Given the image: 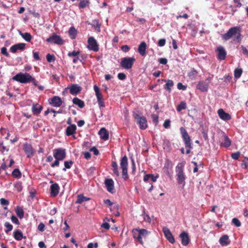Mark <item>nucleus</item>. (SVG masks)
I'll return each mask as SVG.
<instances>
[{"label":"nucleus","instance_id":"42","mask_svg":"<svg viewBox=\"0 0 248 248\" xmlns=\"http://www.w3.org/2000/svg\"><path fill=\"white\" fill-rule=\"evenodd\" d=\"M12 175L15 178H19L21 177V173L18 169H15L12 172Z\"/></svg>","mask_w":248,"mask_h":248},{"label":"nucleus","instance_id":"49","mask_svg":"<svg viewBox=\"0 0 248 248\" xmlns=\"http://www.w3.org/2000/svg\"><path fill=\"white\" fill-rule=\"evenodd\" d=\"M97 103L98 104V106L100 108H104L105 107V103H104V100L103 98L98 99Z\"/></svg>","mask_w":248,"mask_h":248},{"label":"nucleus","instance_id":"18","mask_svg":"<svg viewBox=\"0 0 248 248\" xmlns=\"http://www.w3.org/2000/svg\"><path fill=\"white\" fill-rule=\"evenodd\" d=\"M219 118L224 121H228L231 119V115L226 112L222 108H220L217 111Z\"/></svg>","mask_w":248,"mask_h":248},{"label":"nucleus","instance_id":"50","mask_svg":"<svg viewBox=\"0 0 248 248\" xmlns=\"http://www.w3.org/2000/svg\"><path fill=\"white\" fill-rule=\"evenodd\" d=\"M1 53L7 57L10 56L9 53L7 51V48L5 47H2L1 48Z\"/></svg>","mask_w":248,"mask_h":248},{"label":"nucleus","instance_id":"54","mask_svg":"<svg viewBox=\"0 0 248 248\" xmlns=\"http://www.w3.org/2000/svg\"><path fill=\"white\" fill-rule=\"evenodd\" d=\"M170 119H167L165 121L164 123L163 124V126L165 128H169L170 127Z\"/></svg>","mask_w":248,"mask_h":248},{"label":"nucleus","instance_id":"2","mask_svg":"<svg viewBox=\"0 0 248 248\" xmlns=\"http://www.w3.org/2000/svg\"><path fill=\"white\" fill-rule=\"evenodd\" d=\"M12 79L21 83L32 82L34 86H37V81L28 73H19L14 76Z\"/></svg>","mask_w":248,"mask_h":248},{"label":"nucleus","instance_id":"30","mask_svg":"<svg viewBox=\"0 0 248 248\" xmlns=\"http://www.w3.org/2000/svg\"><path fill=\"white\" fill-rule=\"evenodd\" d=\"M73 103L74 104L78 106L80 108H83L85 106V103L84 101L78 97H75L73 98Z\"/></svg>","mask_w":248,"mask_h":248},{"label":"nucleus","instance_id":"9","mask_svg":"<svg viewBox=\"0 0 248 248\" xmlns=\"http://www.w3.org/2000/svg\"><path fill=\"white\" fill-rule=\"evenodd\" d=\"M46 42L48 43H53L55 44L62 45L63 44V40L60 35L53 33L51 36L46 39Z\"/></svg>","mask_w":248,"mask_h":248},{"label":"nucleus","instance_id":"43","mask_svg":"<svg viewBox=\"0 0 248 248\" xmlns=\"http://www.w3.org/2000/svg\"><path fill=\"white\" fill-rule=\"evenodd\" d=\"M74 162L72 160L65 161L64 163V168L62 169L63 170L66 171V169H70Z\"/></svg>","mask_w":248,"mask_h":248},{"label":"nucleus","instance_id":"51","mask_svg":"<svg viewBox=\"0 0 248 248\" xmlns=\"http://www.w3.org/2000/svg\"><path fill=\"white\" fill-rule=\"evenodd\" d=\"M80 52L79 51H73L72 52H69L68 53V56L69 57H76V56H77L79 54Z\"/></svg>","mask_w":248,"mask_h":248},{"label":"nucleus","instance_id":"24","mask_svg":"<svg viewBox=\"0 0 248 248\" xmlns=\"http://www.w3.org/2000/svg\"><path fill=\"white\" fill-rule=\"evenodd\" d=\"M147 45L145 42H142L139 46L138 52L140 55L144 56L146 55Z\"/></svg>","mask_w":248,"mask_h":248},{"label":"nucleus","instance_id":"60","mask_svg":"<svg viewBox=\"0 0 248 248\" xmlns=\"http://www.w3.org/2000/svg\"><path fill=\"white\" fill-rule=\"evenodd\" d=\"M60 161L61 160L59 159H55V161L51 164V167L52 168H54L55 167L59 166L60 164Z\"/></svg>","mask_w":248,"mask_h":248},{"label":"nucleus","instance_id":"47","mask_svg":"<svg viewBox=\"0 0 248 248\" xmlns=\"http://www.w3.org/2000/svg\"><path fill=\"white\" fill-rule=\"evenodd\" d=\"M46 59L48 62H51L55 61V57L54 55H51L50 54H47L46 56Z\"/></svg>","mask_w":248,"mask_h":248},{"label":"nucleus","instance_id":"64","mask_svg":"<svg viewBox=\"0 0 248 248\" xmlns=\"http://www.w3.org/2000/svg\"><path fill=\"white\" fill-rule=\"evenodd\" d=\"M45 228V226L43 223H40L38 226V229L42 232L44 231Z\"/></svg>","mask_w":248,"mask_h":248},{"label":"nucleus","instance_id":"23","mask_svg":"<svg viewBox=\"0 0 248 248\" xmlns=\"http://www.w3.org/2000/svg\"><path fill=\"white\" fill-rule=\"evenodd\" d=\"M180 237L181 239V243L184 246H187L189 242V239L188 234L186 232H182L180 235Z\"/></svg>","mask_w":248,"mask_h":248},{"label":"nucleus","instance_id":"22","mask_svg":"<svg viewBox=\"0 0 248 248\" xmlns=\"http://www.w3.org/2000/svg\"><path fill=\"white\" fill-rule=\"evenodd\" d=\"M77 130V126L75 124H73L68 126L66 129V135L67 136H70L76 133Z\"/></svg>","mask_w":248,"mask_h":248},{"label":"nucleus","instance_id":"62","mask_svg":"<svg viewBox=\"0 0 248 248\" xmlns=\"http://www.w3.org/2000/svg\"><path fill=\"white\" fill-rule=\"evenodd\" d=\"M118 78L120 80H124L126 78V76L123 73H120L118 75Z\"/></svg>","mask_w":248,"mask_h":248},{"label":"nucleus","instance_id":"12","mask_svg":"<svg viewBox=\"0 0 248 248\" xmlns=\"http://www.w3.org/2000/svg\"><path fill=\"white\" fill-rule=\"evenodd\" d=\"M62 99L58 96H54L49 100V104L53 107H60L62 104Z\"/></svg>","mask_w":248,"mask_h":248},{"label":"nucleus","instance_id":"56","mask_svg":"<svg viewBox=\"0 0 248 248\" xmlns=\"http://www.w3.org/2000/svg\"><path fill=\"white\" fill-rule=\"evenodd\" d=\"M177 88L179 90H182L183 91H185L186 89V87L185 85H184L182 83L179 82L177 84Z\"/></svg>","mask_w":248,"mask_h":248},{"label":"nucleus","instance_id":"58","mask_svg":"<svg viewBox=\"0 0 248 248\" xmlns=\"http://www.w3.org/2000/svg\"><path fill=\"white\" fill-rule=\"evenodd\" d=\"M166 44V40L165 39H159L158 42V46H163Z\"/></svg>","mask_w":248,"mask_h":248},{"label":"nucleus","instance_id":"34","mask_svg":"<svg viewBox=\"0 0 248 248\" xmlns=\"http://www.w3.org/2000/svg\"><path fill=\"white\" fill-rule=\"evenodd\" d=\"M19 33L22 36V37L27 42H30L31 40L32 36L30 33H23L21 31H19Z\"/></svg>","mask_w":248,"mask_h":248},{"label":"nucleus","instance_id":"41","mask_svg":"<svg viewBox=\"0 0 248 248\" xmlns=\"http://www.w3.org/2000/svg\"><path fill=\"white\" fill-rule=\"evenodd\" d=\"M243 71L241 68H237L235 69L234 71V76L235 78H239L242 74Z\"/></svg>","mask_w":248,"mask_h":248},{"label":"nucleus","instance_id":"29","mask_svg":"<svg viewBox=\"0 0 248 248\" xmlns=\"http://www.w3.org/2000/svg\"><path fill=\"white\" fill-rule=\"evenodd\" d=\"M43 109V107L38 104H33L32 107V111L34 115H38Z\"/></svg>","mask_w":248,"mask_h":248},{"label":"nucleus","instance_id":"19","mask_svg":"<svg viewBox=\"0 0 248 248\" xmlns=\"http://www.w3.org/2000/svg\"><path fill=\"white\" fill-rule=\"evenodd\" d=\"M162 81L166 82V84L164 85V88L169 93H170L171 91V88L174 86L173 81L170 79H162Z\"/></svg>","mask_w":248,"mask_h":248},{"label":"nucleus","instance_id":"3","mask_svg":"<svg viewBox=\"0 0 248 248\" xmlns=\"http://www.w3.org/2000/svg\"><path fill=\"white\" fill-rule=\"evenodd\" d=\"M184 163H179L175 167L176 176L177 183L183 187L185 185V180L186 176L184 172Z\"/></svg>","mask_w":248,"mask_h":248},{"label":"nucleus","instance_id":"53","mask_svg":"<svg viewBox=\"0 0 248 248\" xmlns=\"http://www.w3.org/2000/svg\"><path fill=\"white\" fill-rule=\"evenodd\" d=\"M232 222L236 226L240 227L241 225L240 221L236 218H233Z\"/></svg>","mask_w":248,"mask_h":248},{"label":"nucleus","instance_id":"37","mask_svg":"<svg viewBox=\"0 0 248 248\" xmlns=\"http://www.w3.org/2000/svg\"><path fill=\"white\" fill-rule=\"evenodd\" d=\"M90 3L89 0H80L78 7L80 9H83L87 6H89Z\"/></svg>","mask_w":248,"mask_h":248},{"label":"nucleus","instance_id":"13","mask_svg":"<svg viewBox=\"0 0 248 248\" xmlns=\"http://www.w3.org/2000/svg\"><path fill=\"white\" fill-rule=\"evenodd\" d=\"M172 167H173L172 163L169 160H166L165 162L164 167L163 169H164V172L169 177H171Z\"/></svg>","mask_w":248,"mask_h":248},{"label":"nucleus","instance_id":"46","mask_svg":"<svg viewBox=\"0 0 248 248\" xmlns=\"http://www.w3.org/2000/svg\"><path fill=\"white\" fill-rule=\"evenodd\" d=\"M142 216L143 219L145 221L148 222V223L151 222V221H152L151 218L150 217V216L148 215H147L145 213L144 210H143V211Z\"/></svg>","mask_w":248,"mask_h":248},{"label":"nucleus","instance_id":"39","mask_svg":"<svg viewBox=\"0 0 248 248\" xmlns=\"http://www.w3.org/2000/svg\"><path fill=\"white\" fill-rule=\"evenodd\" d=\"M140 234L141 239L145 238L149 234H150V232L148 231L146 229H140Z\"/></svg>","mask_w":248,"mask_h":248},{"label":"nucleus","instance_id":"20","mask_svg":"<svg viewBox=\"0 0 248 248\" xmlns=\"http://www.w3.org/2000/svg\"><path fill=\"white\" fill-rule=\"evenodd\" d=\"M140 231V228L134 229L132 231V233L134 238L136 239L140 244L143 245V242L142 239H141Z\"/></svg>","mask_w":248,"mask_h":248},{"label":"nucleus","instance_id":"25","mask_svg":"<svg viewBox=\"0 0 248 248\" xmlns=\"http://www.w3.org/2000/svg\"><path fill=\"white\" fill-rule=\"evenodd\" d=\"M208 83L205 81H201L198 84V89L202 92H206L208 90Z\"/></svg>","mask_w":248,"mask_h":248},{"label":"nucleus","instance_id":"55","mask_svg":"<svg viewBox=\"0 0 248 248\" xmlns=\"http://www.w3.org/2000/svg\"><path fill=\"white\" fill-rule=\"evenodd\" d=\"M240 152H237L236 153H232L231 155V157L233 159L237 160L239 158V155H240Z\"/></svg>","mask_w":248,"mask_h":248},{"label":"nucleus","instance_id":"16","mask_svg":"<svg viewBox=\"0 0 248 248\" xmlns=\"http://www.w3.org/2000/svg\"><path fill=\"white\" fill-rule=\"evenodd\" d=\"M180 130L185 144L189 143H191V140L190 139V137L188 134L186 129L183 127H181L180 129Z\"/></svg>","mask_w":248,"mask_h":248},{"label":"nucleus","instance_id":"17","mask_svg":"<svg viewBox=\"0 0 248 248\" xmlns=\"http://www.w3.org/2000/svg\"><path fill=\"white\" fill-rule=\"evenodd\" d=\"M26 44L25 43H18L13 45L11 46L10 50L12 53H15L17 50H19L22 51L25 48Z\"/></svg>","mask_w":248,"mask_h":248},{"label":"nucleus","instance_id":"52","mask_svg":"<svg viewBox=\"0 0 248 248\" xmlns=\"http://www.w3.org/2000/svg\"><path fill=\"white\" fill-rule=\"evenodd\" d=\"M151 117L153 123L156 124L158 122V116L156 114H153L151 115Z\"/></svg>","mask_w":248,"mask_h":248},{"label":"nucleus","instance_id":"15","mask_svg":"<svg viewBox=\"0 0 248 248\" xmlns=\"http://www.w3.org/2000/svg\"><path fill=\"white\" fill-rule=\"evenodd\" d=\"M217 52V58L219 60H224L225 59L227 55V52L225 48L221 46H218L216 50Z\"/></svg>","mask_w":248,"mask_h":248},{"label":"nucleus","instance_id":"1","mask_svg":"<svg viewBox=\"0 0 248 248\" xmlns=\"http://www.w3.org/2000/svg\"><path fill=\"white\" fill-rule=\"evenodd\" d=\"M241 29L240 27L236 26L231 28L226 33L221 35L222 39L227 41L233 38L234 41L240 43L242 40Z\"/></svg>","mask_w":248,"mask_h":248},{"label":"nucleus","instance_id":"27","mask_svg":"<svg viewBox=\"0 0 248 248\" xmlns=\"http://www.w3.org/2000/svg\"><path fill=\"white\" fill-rule=\"evenodd\" d=\"M51 195L56 196L59 192V186L58 184L55 183L52 184L50 186Z\"/></svg>","mask_w":248,"mask_h":248},{"label":"nucleus","instance_id":"32","mask_svg":"<svg viewBox=\"0 0 248 248\" xmlns=\"http://www.w3.org/2000/svg\"><path fill=\"white\" fill-rule=\"evenodd\" d=\"M223 137L224 138V142L223 143H221L220 145H221V146H223L226 148H228L231 145V143H232L231 140H230L229 137L226 135H224L223 136Z\"/></svg>","mask_w":248,"mask_h":248},{"label":"nucleus","instance_id":"33","mask_svg":"<svg viewBox=\"0 0 248 248\" xmlns=\"http://www.w3.org/2000/svg\"><path fill=\"white\" fill-rule=\"evenodd\" d=\"M16 213L17 217L19 218H22L24 217V212L23 211V208L20 206H17L16 208Z\"/></svg>","mask_w":248,"mask_h":248},{"label":"nucleus","instance_id":"61","mask_svg":"<svg viewBox=\"0 0 248 248\" xmlns=\"http://www.w3.org/2000/svg\"><path fill=\"white\" fill-rule=\"evenodd\" d=\"M33 56L34 59L37 61H39L40 60L39 53L38 52H33Z\"/></svg>","mask_w":248,"mask_h":248},{"label":"nucleus","instance_id":"31","mask_svg":"<svg viewBox=\"0 0 248 248\" xmlns=\"http://www.w3.org/2000/svg\"><path fill=\"white\" fill-rule=\"evenodd\" d=\"M78 31L74 27H71L70 28L68 31V34L69 37L72 39H74L76 38L77 35Z\"/></svg>","mask_w":248,"mask_h":248},{"label":"nucleus","instance_id":"14","mask_svg":"<svg viewBox=\"0 0 248 248\" xmlns=\"http://www.w3.org/2000/svg\"><path fill=\"white\" fill-rule=\"evenodd\" d=\"M23 150L27 157L30 158L34 155L33 149L30 144L25 143L23 145Z\"/></svg>","mask_w":248,"mask_h":248},{"label":"nucleus","instance_id":"38","mask_svg":"<svg viewBox=\"0 0 248 248\" xmlns=\"http://www.w3.org/2000/svg\"><path fill=\"white\" fill-rule=\"evenodd\" d=\"M14 237L18 241L22 240L23 237L22 232L19 230H16L14 232Z\"/></svg>","mask_w":248,"mask_h":248},{"label":"nucleus","instance_id":"48","mask_svg":"<svg viewBox=\"0 0 248 248\" xmlns=\"http://www.w3.org/2000/svg\"><path fill=\"white\" fill-rule=\"evenodd\" d=\"M5 227L7 228V230H5V232L7 233L11 231L13 229V226L10 224L9 222H5L4 224Z\"/></svg>","mask_w":248,"mask_h":248},{"label":"nucleus","instance_id":"59","mask_svg":"<svg viewBox=\"0 0 248 248\" xmlns=\"http://www.w3.org/2000/svg\"><path fill=\"white\" fill-rule=\"evenodd\" d=\"M11 218L13 223H15L17 225H18L19 224V222L16 216H12Z\"/></svg>","mask_w":248,"mask_h":248},{"label":"nucleus","instance_id":"11","mask_svg":"<svg viewBox=\"0 0 248 248\" xmlns=\"http://www.w3.org/2000/svg\"><path fill=\"white\" fill-rule=\"evenodd\" d=\"M106 187L107 190L111 193L115 192V189L114 186V182L112 179H106L104 182Z\"/></svg>","mask_w":248,"mask_h":248},{"label":"nucleus","instance_id":"4","mask_svg":"<svg viewBox=\"0 0 248 248\" xmlns=\"http://www.w3.org/2000/svg\"><path fill=\"white\" fill-rule=\"evenodd\" d=\"M120 166L122 170L123 178L126 180L128 179V176L127 174L128 159L126 155L121 158Z\"/></svg>","mask_w":248,"mask_h":248},{"label":"nucleus","instance_id":"35","mask_svg":"<svg viewBox=\"0 0 248 248\" xmlns=\"http://www.w3.org/2000/svg\"><path fill=\"white\" fill-rule=\"evenodd\" d=\"M112 170L113 172V174L116 176H119L120 175L117 164L116 162L113 161L111 164Z\"/></svg>","mask_w":248,"mask_h":248},{"label":"nucleus","instance_id":"63","mask_svg":"<svg viewBox=\"0 0 248 248\" xmlns=\"http://www.w3.org/2000/svg\"><path fill=\"white\" fill-rule=\"evenodd\" d=\"M241 48L242 49L243 54L246 56H248V50L247 49V48L244 46H241Z\"/></svg>","mask_w":248,"mask_h":248},{"label":"nucleus","instance_id":"28","mask_svg":"<svg viewBox=\"0 0 248 248\" xmlns=\"http://www.w3.org/2000/svg\"><path fill=\"white\" fill-rule=\"evenodd\" d=\"M219 242L220 244L222 246L229 245L230 243V241L229 239V236L227 235H223L220 238Z\"/></svg>","mask_w":248,"mask_h":248},{"label":"nucleus","instance_id":"8","mask_svg":"<svg viewBox=\"0 0 248 248\" xmlns=\"http://www.w3.org/2000/svg\"><path fill=\"white\" fill-rule=\"evenodd\" d=\"M88 44L87 48L89 49L94 52L98 51L99 45L93 37L91 36L88 38Z\"/></svg>","mask_w":248,"mask_h":248},{"label":"nucleus","instance_id":"44","mask_svg":"<svg viewBox=\"0 0 248 248\" xmlns=\"http://www.w3.org/2000/svg\"><path fill=\"white\" fill-rule=\"evenodd\" d=\"M94 27L95 29L98 31H100V24L99 23L98 20L94 19L93 20V23L92 24Z\"/></svg>","mask_w":248,"mask_h":248},{"label":"nucleus","instance_id":"7","mask_svg":"<svg viewBox=\"0 0 248 248\" xmlns=\"http://www.w3.org/2000/svg\"><path fill=\"white\" fill-rule=\"evenodd\" d=\"M53 156L55 159L63 160L66 157V150L65 149L59 148L53 150Z\"/></svg>","mask_w":248,"mask_h":248},{"label":"nucleus","instance_id":"5","mask_svg":"<svg viewBox=\"0 0 248 248\" xmlns=\"http://www.w3.org/2000/svg\"><path fill=\"white\" fill-rule=\"evenodd\" d=\"M133 116L135 119L137 120V124H139L140 128L141 129L144 130L147 128V121L144 116H140L138 113L135 112L133 113Z\"/></svg>","mask_w":248,"mask_h":248},{"label":"nucleus","instance_id":"36","mask_svg":"<svg viewBox=\"0 0 248 248\" xmlns=\"http://www.w3.org/2000/svg\"><path fill=\"white\" fill-rule=\"evenodd\" d=\"M93 89L95 93L97 100L103 98L102 93H101L99 87L97 85H95L93 86Z\"/></svg>","mask_w":248,"mask_h":248},{"label":"nucleus","instance_id":"40","mask_svg":"<svg viewBox=\"0 0 248 248\" xmlns=\"http://www.w3.org/2000/svg\"><path fill=\"white\" fill-rule=\"evenodd\" d=\"M186 108V103L184 101H182L180 103V104L177 106L176 110L177 111L180 112L183 109H185Z\"/></svg>","mask_w":248,"mask_h":248},{"label":"nucleus","instance_id":"10","mask_svg":"<svg viewBox=\"0 0 248 248\" xmlns=\"http://www.w3.org/2000/svg\"><path fill=\"white\" fill-rule=\"evenodd\" d=\"M162 231L166 239L170 243L173 244L175 242V239L169 228H167V227H163L162 229Z\"/></svg>","mask_w":248,"mask_h":248},{"label":"nucleus","instance_id":"6","mask_svg":"<svg viewBox=\"0 0 248 248\" xmlns=\"http://www.w3.org/2000/svg\"><path fill=\"white\" fill-rule=\"evenodd\" d=\"M135 61V59L133 57L123 58L121 60L120 65L124 69H130L132 68Z\"/></svg>","mask_w":248,"mask_h":248},{"label":"nucleus","instance_id":"45","mask_svg":"<svg viewBox=\"0 0 248 248\" xmlns=\"http://www.w3.org/2000/svg\"><path fill=\"white\" fill-rule=\"evenodd\" d=\"M90 200V198L84 197L82 194L78 196V199L76 202H86Z\"/></svg>","mask_w":248,"mask_h":248},{"label":"nucleus","instance_id":"21","mask_svg":"<svg viewBox=\"0 0 248 248\" xmlns=\"http://www.w3.org/2000/svg\"><path fill=\"white\" fill-rule=\"evenodd\" d=\"M98 134L99 135L100 138L104 140H107L108 139V132L104 127L101 128L100 129L98 132Z\"/></svg>","mask_w":248,"mask_h":248},{"label":"nucleus","instance_id":"26","mask_svg":"<svg viewBox=\"0 0 248 248\" xmlns=\"http://www.w3.org/2000/svg\"><path fill=\"white\" fill-rule=\"evenodd\" d=\"M70 93L73 95H77L81 90V88L77 84H72L69 88Z\"/></svg>","mask_w":248,"mask_h":248},{"label":"nucleus","instance_id":"57","mask_svg":"<svg viewBox=\"0 0 248 248\" xmlns=\"http://www.w3.org/2000/svg\"><path fill=\"white\" fill-rule=\"evenodd\" d=\"M90 151L91 152H93V154L95 155H97L99 154L98 150L95 147H93L91 148Z\"/></svg>","mask_w":248,"mask_h":248}]
</instances>
